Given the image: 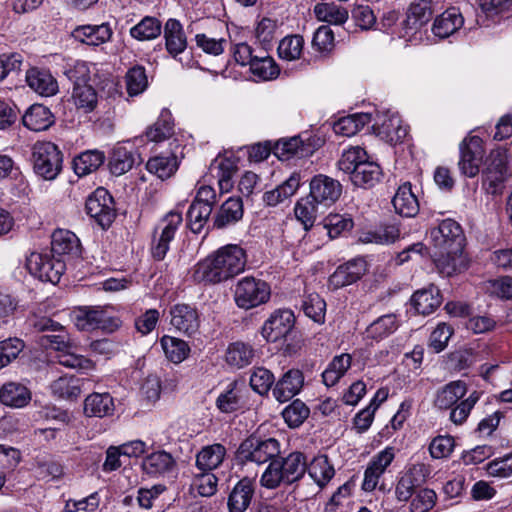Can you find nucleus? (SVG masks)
Returning a JSON list of instances; mask_svg holds the SVG:
<instances>
[{
	"instance_id": "1",
	"label": "nucleus",
	"mask_w": 512,
	"mask_h": 512,
	"mask_svg": "<svg viewBox=\"0 0 512 512\" xmlns=\"http://www.w3.org/2000/svg\"><path fill=\"white\" fill-rule=\"evenodd\" d=\"M246 264L245 250L239 245L228 244L199 261L193 268L192 277L196 282L217 284L242 273Z\"/></svg>"
},
{
	"instance_id": "2",
	"label": "nucleus",
	"mask_w": 512,
	"mask_h": 512,
	"mask_svg": "<svg viewBox=\"0 0 512 512\" xmlns=\"http://www.w3.org/2000/svg\"><path fill=\"white\" fill-rule=\"evenodd\" d=\"M338 168L349 175L355 186L362 188L373 187L383 175L380 165L370 160L365 149L360 146L345 149L338 161Z\"/></svg>"
},
{
	"instance_id": "3",
	"label": "nucleus",
	"mask_w": 512,
	"mask_h": 512,
	"mask_svg": "<svg viewBox=\"0 0 512 512\" xmlns=\"http://www.w3.org/2000/svg\"><path fill=\"white\" fill-rule=\"evenodd\" d=\"M467 385L464 381H451L437 390L433 404L440 410L450 409V420L456 424H463L480 399V393L473 391L465 399Z\"/></svg>"
},
{
	"instance_id": "4",
	"label": "nucleus",
	"mask_w": 512,
	"mask_h": 512,
	"mask_svg": "<svg viewBox=\"0 0 512 512\" xmlns=\"http://www.w3.org/2000/svg\"><path fill=\"white\" fill-rule=\"evenodd\" d=\"M307 469L306 457L301 452H292L286 457L280 455L272 460L260 477V485L276 489L282 484H292L300 480Z\"/></svg>"
},
{
	"instance_id": "5",
	"label": "nucleus",
	"mask_w": 512,
	"mask_h": 512,
	"mask_svg": "<svg viewBox=\"0 0 512 512\" xmlns=\"http://www.w3.org/2000/svg\"><path fill=\"white\" fill-rule=\"evenodd\" d=\"M280 452L281 445L277 439L251 435L241 442L236 456L241 462H253L261 465L275 460Z\"/></svg>"
},
{
	"instance_id": "6",
	"label": "nucleus",
	"mask_w": 512,
	"mask_h": 512,
	"mask_svg": "<svg viewBox=\"0 0 512 512\" xmlns=\"http://www.w3.org/2000/svg\"><path fill=\"white\" fill-rule=\"evenodd\" d=\"M507 153L497 148L490 152L482 170V188L491 195L502 194L508 178Z\"/></svg>"
},
{
	"instance_id": "7",
	"label": "nucleus",
	"mask_w": 512,
	"mask_h": 512,
	"mask_svg": "<svg viewBox=\"0 0 512 512\" xmlns=\"http://www.w3.org/2000/svg\"><path fill=\"white\" fill-rule=\"evenodd\" d=\"M34 172L44 180H54L62 170V153L52 142L38 141L32 148Z\"/></svg>"
},
{
	"instance_id": "8",
	"label": "nucleus",
	"mask_w": 512,
	"mask_h": 512,
	"mask_svg": "<svg viewBox=\"0 0 512 512\" xmlns=\"http://www.w3.org/2000/svg\"><path fill=\"white\" fill-rule=\"evenodd\" d=\"M271 295L270 286L262 279L246 276L240 279L234 288L236 305L245 310L266 303Z\"/></svg>"
},
{
	"instance_id": "9",
	"label": "nucleus",
	"mask_w": 512,
	"mask_h": 512,
	"mask_svg": "<svg viewBox=\"0 0 512 512\" xmlns=\"http://www.w3.org/2000/svg\"><path fill=\"white\" fill-rule=\"evenodd\" d=\"M72 320L81 331L101 329L113 332L120 326V320L109 315L101 306H82L72 312Z\"/></svg>"
},
{
	"instance_id": "10",
	"label": "nucleus",
	"mask_w": 512,
	"mask_h": 512,
	"mask_svg": "<svg viewBox=\"0 0 512 512\" xmlns=\"http://www.w3.org/2000/svg\"><path fill=\"white\" fill-rule=\"evenodd\" d=\"M182 221V214L177 211H170L159 221L154 230L151 245V254L155 260L161 261L165 258L170 242L174 239Z\"/></svg>"
},
{
	"instance_id": "11",
	"label": "nucleus",
	"mask_w": 512,
	"mask_h": 512,
	"mask_svg": "<svg viewBox=\"0 0 512 512\" xmlns=\"http://www.w3.org/2000/svg\"><path fill=\"white\" fill-rule=\"evenodd\" d=\"M430 239L436 251L443 252L464 249L465 236L458 222L453 219L442 220L430 230Z\"/></svg>"
},
{
	"instance_id": "12",
	"label": "nucleus",
	"mask_w": 512,
	"mask_h": 512,
	"mask_svg": "<svg viewBox=\"0 0 512 512\" xmlns=\"http://www.w3.org/2000/svg\"><path fill=\"white\" fill-rule=\"evenodd\" d=\"M26 267L31 275L41 281L59 282L65 271L64 259L56 258V255L31 253L26 259Z\"/></svg>"
},
{
	"instance_id": "13",
	"label": "nucleus",
	"mask_w": 512,
	"mask_h": 512,
	"mask_svg": "<svg viewBox=\"0 0 512 512\" xmlns=\"http://www.w3.org/2000/svg\"><path fill=\"white\" fill-rule=\"evenodd\" d=\"M86 212L103 229L113 223L116 211L112 196L105 188H97L86 200Z\"/></svg>"
},
{
	"instance_id": "14",
	"label": "nucleus",
	"mask_w": 512,
	"mask_h": 512,
	"mask_svg": "<svg viewBox=\"0 0 512 512\" xmlns=\"http://www.w3.org/2000/svg\"><path fill=\"white\" fill-rule=\"evenodd\" d=\"M459 149L458 166L461 173L469 178L475 177L479 173L485 153L482 139L478 136L467 137L460 143Z\"/></svg>"
},
{
	"instance_id": "15",
	"label": "nucleus",
	"mask_w": 512,
	"mask_h": 512,
	"mask_svg": "<svg viewBox=\"0 0 512 512\" xmlns=\"http://www.w3.org/2000/svg\"><path fill=\"white\" fill-rule=\"evenodd\" d=\"M372 127L379 137L391 144L402 141L408 133L400 116L390 111L377 112Z\"/></svg>"
},
{
	"instance_id": "16",
	"label": "nucleus",
	"mask_w": 512,
	"mask_h": 512,
	"mask_svg": "<svg viewBox=\"0 0 512 512\" xmlns=\"http://www.w3.org/2000/svg\"><path fill=\"white\" fill-rule=\"evenodd\" d=\"M342 193V185L339 181L318 174L310 181L309 195L323 207H329L334 204Z\"/></svg>"
},
{
	"instance_id": "17",
	"label": "nucleus",
	"mask_w": 512,
	"mask_h": 512,
	"mask_svg": "<svg viewBox=\"0 0 512 512\" xmlns=\"http://www.w3.org/2000/svg\"><path fill=\"white\" fill-rule=\"evenodd\" d=\"M433 0H413L403 21V37L411 36L426 25L433 15Z\"/></svg>"
},
{
	"instance_id": "18",
	"label": "nucleus",
	"mask_w": 512,
	"mask_h": 512,
	"mask_svg": "<svg viewBox=\"0 0 512 512\" xmlns=\"http://www.w3.org/2000/svg\"><path fill=\"white\" fill-rule=\"evenodd\" d=\"M294 325V315L290 310L275 311L262 327L263 337L270 342H276L291 331Z\"/></svg>"
},
{
	"instance_id": "19",
	"label": "nucleus",
	"mask_w": 512,
	"mask_h": 512,
	"mask_svg": "<svg viewBox=\"0 0 512 512\" xmlns=\"http://www.w3.org/2000/svg\"><path fill=\"white\" fill-rule=\"evenodd\" d=\"M427 469L423 464H414L400 477L395 488L397 500L407 502L415 493V489L426 480Z\"/></svg>"
},
{
	"instance_id": "20",
	"label": "nucleus",
	"mask_w": 512,
	"mask_h": 512,
	"mask_svg": "<svg viewBox=\"0 0 512 512\" xmlns=\"http://www.w3.org/2000/svg\"><path fill=\"white\" fill-rule=\"evenodd\" d=\"M366 272V261L356 258L340 265L329 277V285L333 289H340L358 281Z\"/></svg>"
},
{
	"instance_id": "21",
	"label": "nucleus",
	"mask_w": 512,
	"mask_h": 512,
	"mask_svg": "<svg viewBox=\"0 0 512 512\" xmlns=\"http://www.w3.org/2000/svg\"><path fill=\"white\" fill-rule=\"evenodd\" d=\"M72 37L84 44L99 46L109 42L113 36V29L108 22L98 25H80L73 29Z\"/></svg>"
},
{
	"instance_id": "22",
	"label": "nucleus",
	"mask_w": 512,
	"mask_h": 512,
	"mask_svg": "<svg viewBox=\"0 0 512 512\" xmlns=\"http://www.w3.org/2000/svg\"><path fill=\"white\" fill-rule=\"evenodd\" d=\"M433 259L439 273L447 277L465 271L469 264L464 249L458 252L454 250L443 252L435 251Z\"/></svg>"
},
{
	"instance_id": "23",
	"label": "nucleus",
	"mask_w": 512,
	"mask_h": 512,
	"mask_svg": "<svg viewBox=\"0 0 512 512\" xmlns=\"http://www.w3.org/2000/svg\"><path fill=\"white\" fill-rule=\"evenodd\" d=\"M142 468L151 476H172L176 473L177 463L170 453L160 450L146 456Z\"/></svg>"
},
{
	"instance_id": "24",
	"label": "nucleus",
	"mask_w": 512,
	"mask_h": 512,
	"mask_svg": "<svg viewBox=\"0 0 512 512\" xmlns=\"http://www.w3.org/2000/svg\"><path fill=\"white\" fill-rule=\"evenodd\" d=\"M163 35L166 51L174 59L186 50L187 37L179 20L169 18L163 27Z\"/></svg>"
},
{
	"instance_id": "25",
	"label": "nucleus",
	"mask_w": 512,
	"mask_h": 512,
	"mask_svg": "<svg viewBox=\"0 0 512 512\" xmlns=\"http://www.w3.org/2000/svg\"><path fill=\"white\" fill-rule=\"evenodd\" d=\"M171 324L180 332L187 335L196 333L199 329L197 310L188 304H177L170 310Z\"/></svg>"
},
{
	"instance_id": "26",
	"label": "nucleus",
	"mask_w": 512,
	"mask_h": 512,
	"mask_svg": "<svg viewBox=\"0 0 512 512\" xmlns=\"http://www.w3.org/2000/svg\"><path fill=\"white\" fill-rule=\"evenodd\" d=\"M255 493V483L252 479L244 477L233 487L228 497L230 512H245L251 504Z\"/></svg>"
},
{
	"instance_id": "27",
	"label": "nucleus",
	"mask_w": 512,
	"mask_h": 512,
	"mask_svg": "<svg viewBox=\"0 0 512 512\" xmlns=\"http://www.w3.org/2000/svg\"><path fill=\"white\" fill-rule=\"evenodd\" d=\"M304 384V377L300 370L287 371L276 383L273 389L275 399L281 403L287 402L297 395Z\"/></svg>"
},
{
	"instance_id": "28",
	"label": "nucleus",
	"mask_w": 512,
	"mask_h": 512,
	"mask_svg": "<svg viewBox=\"0 0 512 512\" xmlns=\"http://www.w3.org/2000/svg\"><path fill=\"white\" fill-rule=\"evenodd\" d=\"M464 24V18L456 7H451L438 16L432 26L435 36L444 39L458 31Z\"/></svg>"
},
{
	"instance_id": "29",
	"label": "nucleus",
	"mask_w": 512,
	"mask_h": 512,
	"mask_svg": "<svg viewBox=\"0 0 512 512\" xmlns=\"http://www.w3.org/2000/svg\"><path fill=\"white\" fill-rule=\"evenodd\" d=\"M393 207L399 215L414 217L419 212V201L412 191L411 183L400 185L392 199Z\"/></svg>"
},
{
	"instance_id": "30",
	"label": "nucleus",
	"mask_w": 512,
	"mask_h": 512,
	"mask_svg": "<svg viewBox=\"0 0 512 512\" xmlns=\"http://www.w3.org/2000/svg\"><path fill=\"white\" fill-rule=\"evenodd\" d=\"M51 251L56 256H78L80 243L77 236L68 230H56L51 237Z\"/></svg>"
},
{
	"instance_id": "31",
	"label": "nucleus",
	"mask_w": 512,
	"mask_h": 512,
	"mask_svg": "<svg viewBox=\"0 0 512 512\" xmlns=\"http://www.w3.org/2000/svg\"><path fill=\"white\" fill-rule=\"evenodd\" d=\"M28 86L42 96H52L58 91L55 78L46 70L31 68L26 73Z\"/></svg>"
},
{
	"instance_id": "32",
	"label": "nucleus",
	"mask_w": 512,
	"mask_h": 512,
	"mask_svg": "<svg viewBox=\"0 0 512 512\" xmlns=\"http://www.w3.org/2000/svg\"><path fill=\"white\" fill-rule=\"evenodd\" d=\"M22 121L29 130L40 132L47 130L54 123V116L48 107L34 104L23 115Z\"/></svg>"
},
{
	"instance_id": "33",
	"label": "nucleus",
	"mask_w": 512,
	"mask_h": 512,
	"mask_svg": "<svg viewBox=\"0 0 512 512\" xmlns=\"http://www.w3.org/2000/svg\"><path fill=\"white\" fill-rule=\"evenodd\" d=\"M31 400V392L22 383L8 382L0 388V402L6 406L22 408Z\"/></svg>"
},
{
	"instance_id": "34",
	"label": "nucleus",
	"mask_w": 512,
	"mask_h": 512,
	"mask_svg": "<svg viewBox=\"0 0 512 512\" xmlns=\"http://www.w3.org/2000/svg\"><path fill=\"white\" fill-rule=\"evenodd\" d=\"M399 327V320L396 314L389 313L374 320L365 331V339L379 342L391 334Z\"/></svg>"
},
{
	"instance_id": "35",
	"label": "nucleus",
	"mask_w": 512,
	"mask_h": 512,
	"mask_svg": "<svg viewBox=\"0 0 512 512\" xmlns=\"http://www.w3.org/2000/svg\"><path fill=\"white\" fill-rule=\"evenodd\" d=\"M226 448L220 444L204 446L196 455V466L202 471H212L218 468L224 461Z\"/></svg>"
},
{
	"instance_id": "36",
	"label": "nucleus",
	"mask_w": 512,
	"mask_h": 512,
	"mask_svg": "<svg viewBox=\"0 0 512 512\" xmlns=\"http://www.w3.org/2000/svg\"><path fill=\"white\" fill-rule=\"evenodd\" d=\"M243 217V202L241 198L230 197L220 207L214 219V226L223 229L235 224Z\"/></svg>"
},
{
	"instance_id": "37",
	"label": "nucleus",
	"mask_w": 512,
	"mask_h": 512,
	"mask_svg": "<svg viewBox=\"0 0 512 512\" xmlns=\"http://www.w3.org/2000/svg\"><path fill=\"white\" fill-rule=\"evenodd\" d=\"M114 411L113 398L109 393H92L84 401V414L87 417H105Z\"/></svg>"
},
{
	"instance_id": "38",
	"label": "nucleus",
	"mask_w": 512,
	"mask_h": 512,
	"mask_svg": "<svg viewBox=\"0 0 512 512\" xmlns=\"http://www.w3.org/2000/svg\"><path fill=\"white\" fill-rule=\"evenodd\" d=\"M412 305L418 314L429 315L441 304L442 298L435 286L416 291L411 299Z\"/></svg>"
},
{
	"instance_id": "39",
	"label": "nucleus",
	"mask_w": 512,
	"mask_h": 512,
	"mask_svg": "<svg viewBox=\"0 0 512 512\" xmlns=\"http://www.w3.org/2000/svg\"><path fill=\"white\" fill-rule=\"evenodd\" d=\"M372 121L369 113H355L340 118L333 125L336 134L351 137L357 134L366 124Z\"/></svg>"
},
{
	"instance_id": "40",
	"label": "nucleus",
	"mask_w": 512,
	"mask_h": 512,
	"mask_svg": "<svg viewBox=\"0 0 512 512\" xmlns=\"http://www.w3.org/2000/svg\"><path fill=\"white\" fill-rule=\"evenodd\" d=\"M211 171H217L218 185L221 192H229L233 187V177L238 170L233 158L216 159L210 166Z\"/></svg>"
},
{
	"instance_id": "41",
	"label": "nucleus",
	"mask_w": 512,
	"mask_h": 512,
	"mask_svg": "<svg viewBox=\"0 0 512 512\" xmlns=\"http://www.w3.org/2000/svg\"><path fill=\"white\" fill-rule=\"evenodd\" d=\"M309 476L320 487L325 486L334 476V467L329 463L326 455L315 456L312 461L307 464Z\"/></svg>"
},
{
	"instance_id": "42",
	"label": "nucleus",
	"mask_w": 512,
	"mask_h": 512,
	"mask_svg": "<svg viewBox=\"0 0 512 512\" xmlns=\"http://www.w3.org/2000/svg\"><path fill=\"white\" fill-rule=\"evenodd\" d=\"M300 185V177L297 174L291 175L284 183L263 195L264 202L269 206L277 204L288 199L295 194Z\"/></svg>"
},
{
	"instance_id": "43",
	"label": "nucleus",
	"mask_w": 512,
	"mask_h": 512,
	"mask_svg": "<svg viewBox=\"0 0 512 512\" xmlns=\"http://www.w3.org/2000/svg\"><path fill=\"white\" fill-rule=\"evenodd\" d=\"M146 168L150 173L165 180L177 171L178 159L174 154L155 156L148 160Z\"/></svg>"
},
{
	"instance_id": "44",
	"label": "nucleus",
	"mask_w": 512,
	"mask_h": 512,
	"mask_svg": "<svg viewBox=\"0 0 512 512\" xmlns=\"http://www.w3.org/2000/svg\"><path fill=\"white\" fill-rule=\"evenodd\" d=\"M255 352L251 345L243 342H235L228 346L226 362L235 368H243L252 363Z\"/></svg>"
},
{
	"instance_id": "45",
	"label": "nucleus",
	"mask_w": 512,
	"mask_h": 512,
	"mask_svg": "<svg viewBox=\"0 0 512 512\" xmlns=\"http://www.w3.org/2000/svg\"><path fill=\"white\" fill-rule=\"evenodd\" d=\"M162 24L152 16L144 17L138 24L130 29V35L138 41H149L161 35Z\"/></svg>"
},
{
	"instance_id": "46",
	"label": "nucleus",
	"mask_w": 512,
	"mask_h": 512,
	"mask_svg": "<svg viewBox=\"0 0 512 512\" xmlns=\"http://www.w3.org/2000/svg\"><path fill=\"white\" fill-rule=\"evenodd\" d=\"M216 406L223 413H232L242 408L241 390L238 389L236 382H231L227 389L219 394Z\"/></svg>"
},
{
	"instance_id": "47",
	"label": "nucleus",
	"mask_w": 512,
	"mask_h": 512,
	"mask_svg": "<svg viewBox=\"0 0 512 512\" xmlns=\"http://www.w3.org/2000/svg\"><path fill=\"white\" fill-rule=\"evenodd\" d=\"M104 159V154L100 151H86L74 159V171L78 176H85L97 170Z\"/></svg>"
},
{
	"instance_id": "48",
	"label": "nucleus",
	"mask_w": 512,
	"mask_h": 512,
	"mask_svg": "<svg viewBox=\"0 0 512 512\" xmlns=\"http://www.w3.org/2000/svg\"><path fill=\"white\" fill-rule=\"evenodd\" d=\"M72 98L78 109L85 113L92 112L98 103V95L91 84L73 87Z\"/></svg>"
},
{
	"instance_id": "49",
	"label": "nucleus",
	"mask_w": 512,
	"mask_h": 512,
	"mask_svg": "<svg viewBox=\"0 0 512 512\" xmlns=\"http://www.w3.org/2000/svg\"><path fill=\"white\" fill-rule=\"evenodd\" d=\"M314 13L318 20L330 24L340 25L348 19L347 10L333 3H318Z\"/></svg>"
},
{
	"instance_id": "50",
	"label": "nucleus",
	"mask_w": 512,
	"mask_h": 512,
	"mask_svg": "<svg viewBox=\"0 0 512 512\" xmlns=\"http://www.w3.org/2000/svg\"><path fill=\"white\" fill-rule=\"evenodd\" d=\"M51 391L59 398L76 399L81 393L80 380L74 376L60 377L52 382Z\"/></svg>"
},
{
	"instance_id": "51",
	"label": "nucleus",
	"mask_w": 512,
	"mask_h": 512,
	"mask_svg": "<svg viewBox=\"0 0 512 512\" xmlns=\"http://www.w3.org/2000/svg\"><path fill=\"white\" fill-rule=\"evenodd\" d=\"M320 203L316 202L310 195L300 199L295 206V216L308 230L313 226L318 214Z\"/></svg>"
},
{
	"instance_id": "52",
	"label": "nucleus",
	"mask_w": 512,
	"mask_h": 512,
	"mask_svg": "<svg viewBox=\"0 0 512 512\" xmlns=\"http://www.w3.org/2000/svg\"><path fill=\"white\" fill-rule=\"evenodd\" d=\"M399 236V228L394 224H390L363 233L360 240L364 243L390 244L395 242Z\"/></svg>"
},
{
	"instance_id": "53",
	"label": "nucleus",
	"mask_w": 512,
	"mask_h": 512,
	"mask_svg": "<svg viewBox=\"0 0 512 512\" xmlns=\"http://www.w3.org/2000/svg\"><path fill=\"white\" fill-rule=\"evenodd\" d=\"M161 346L166 357L173 363L184 361L190 351L184 340L167 335L162 337Z\"/></svg>"
},
{
	"instance_id": "54",
	"label": "nucleus",
	"mask_w": 512,
	"mask_h": 512,
	"mask_svg": "<svg viewBox=\"0 0 512 512\" xmlns=\"http://www.w3.org/2000/svg\"><path fill=\"white\" fill-rule=\"evenodd\" d=\"M250 70L254 76L261 80H271L279 74V69L274 60L266 55H255Z\"/></svg>"
},
{
	"instance_id": "55",
	"label": "nucleus",
	"mask_w": 512,
	"mask_h": 512,
	"mask_svg": "<svg viewBox=\"0 0 512 512\" xmlns=\"http://www.w3.org/2000/svg\"><path fill=\"white\" fill-rule=\"evenodd\" d=\"M302 310L304 314L317 323H323L325 320L326 303L316 293L309 294L302 300Z\"/></svg>"
},
{
	"instance_id": "56",
	"label": "nucleus",
	"mask_w": 512,
	"mask_h": 512,
	"mask_svg": "<svg viewBox=\"0 0 512 512\" xmlns=\"http://www.w3.org/2000/svg\"><path fill=\"white\" fill-rule=\"evenodd\" d=\"M304 40L300 35L287 36L278 45V55L281 59L292 61L299 59L303 50Z\"/></svg>"
},
{
	"instance_id": "57",
	"label": "nucleus",
	"mask_w": 512,
	"mask_h": 512,
	"mask_svg": "<svg viewBox=\"0 0 512 512\" xmlns=\"http://www.w3.org/2000/svg\"><path fill=\"white\" fill-rule=\"evenodd\" d=\"M309 413L310 410L305 403L297 399L283 410L282 416L289 427L296 428L307 419Z\"/></svg>"
},
{
	"instance_id": "58",
	"label": "nucleus",
	"mask_w": 512,
	"mask_h": 512,
	"mask_svg": "<svg viewBox=\"0 0 512 512\" xmlns=\"http://www.w3.org/2000/svg\"><path fill=\"white\" fill-rule=\"evenodd\" d=\"M212 210L213 208L209 206V204L192 202L187 212V219L193 232H199L201 230L211 215Z\"/></svg>"
},
{
	"instance_id": "59",
	"label": "nucleus",
	"mask_w": 512,
	"mask_h": 512,
	"mask_svg": "<svg viewBox=\"0 0 512 512\" xmlns=\"http://www.w3.org/2000/svg\"><path fill=\"white\" fill-rule=\"evenodd\" d=\"M24 347V342L19 338H8L0 341V369L15 360Z\"/></svg>"
},
{
	"instance_id": "60",
	"label": "nucleus",
	"mask_w": 512,
	"mask_h": 512,
	"mask_svg": "<svg viewBox=\"0 0 512 512\" xmlns=\"http://www.w3.org/2000/svg\"><path fill=\"white\" fill-rule=\"evenodd\" d=\"M134 164V159L125 148H117L113 151L109 161V167L114 175L120 176L129 171Z\"/></svg>"
},
{
	"instance_id": "61",
	"label": "nucleus",
	"mask_w": 512,
	"mask_h": 512,
	"mask_svg": "<svg viewBox=\"0 0 512 512\" xmlns=\"http://www.w3.org/2000/svg\"><path fill=\"white\" fill-rule=\"evenodd\" d=\"M148 85L145 69L140 66L131 68L126 74L127 92L130 96L142 93Z\"/></svg>"
},
{
	"instance_id": "62",
	"label": "nucleus",
	"mask_w": 512,
	"mask_h": 512,
	"mask_svg": "<svg viewBox=\"0 0 512 512\" xmlns=\"http://www.w3.org/2000/svg\"><path fill=\"white\" fill-rule=\"evenodd\" d=\"M173 134V124L168 114L162 115L151 127L146 131L148 140L153 142H161L169 138Z\"/></svg>"
},
{
	"instance_id": "63",
	"label": "nucleus",
	"mask_w": 512,
	"mask_h": 512,
	"mask_svg": "<svg viewBox=\"0 0 512 512\" xmlns=\"http://www.w3.org/2000/svg\"><path fill=\"white\" fill-rule=\"evenodd\" d=\"M274 383V375L263 367L254 369L250 377L251 388L260 395L268 393Z\"/></svg>"
},
{
	"instance_id": "64",
	"label": "nucleus",
	"mask_w": 512,
	"mask_h": 512,
	"mask_svg": "<svg viewBox=\"0 0 512 512\" xmlns=\"http://www.w3.org/2000/svg\"><path fill=\"white\" fill-rule=\"evenodd\" d=\"M436 498V493L432 489H420L411 500L410 511L428 512L434 507Z\"/></svg>"
}]
</instances>
